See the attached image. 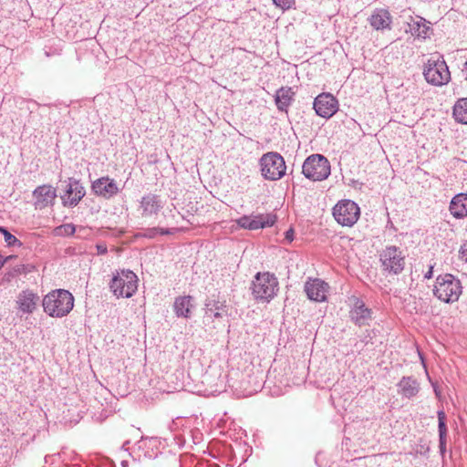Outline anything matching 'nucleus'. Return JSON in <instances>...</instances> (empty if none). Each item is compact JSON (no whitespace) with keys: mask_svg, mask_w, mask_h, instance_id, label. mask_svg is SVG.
I'll list each match as a JSON object with an SVG mask.
<instances>
[{"mask_svg":"<svg viewBox=\"0 0 467 467\" xmlns=\"http://www.w3.org/2000/svg\"><path fill=\"white\" fill-rule=\"evenodd\" d=\"M73 295L65 289H56L45 296L42 306L45 313L52 317H64L74 307Z\"/></svg>","mask_w":467,"mask_h":467,"instance_id":"nucleus-1","label":"nucleus"},{"mask_svg":"<svg viewBox=\"0 0 467 467\" xmlns=\"http://www.w3.org/2000/svg\"><path fill=\"white\" fill-rule=\"evenodd\" d=\"M462 293L461 281L451 274L440 275L435 281L433 295L441 301L452 304Z\"/></svg>","mask_w":467,"mask_h":467,"instance_id":"nucleus-2","label":"nucleus"},{"mask_svg":"<svg viewBox=\"0 0 467 467\" xmlns=\"http://www.w3.org/2000/svg\"><path fill=\"white\" fill-rule=\"evenodd\" d=\"M139 278L130 270L117 271L109 283V289L112 294L119 297L130 298L138 289Z\"/></svg>","mask_w":467,"mask_h":467,"instance_id":"nucleus-3","label":"nucleus"},{"mask_svg":"<svg viewBox=\"0 0 467 467\" xmlns=\"http://www.w3.org/2000/svg\"><path fill=\"white\" fill-rule=\"evenodd\" d=\"M278 280L268 272L257 273L252 282V294L258 301L269 302L278 291Z\"/></svg>","mask_w":467,"mask_h":467,"instance_id":"nucleus-4","label":"nucleus"},{"mask_svg":"<svg viewBox=\"0 0 467 467\" xmlns=\"http://www.w3.org/2000/svg\"><path fill=\"white\" fill-rule=\"evenodd\" d=\"M330 171L331 167L328 160L321 154L308 156L302 165V173L313 182L326 180L330 175Z\"/></svg>","mask_w":467,"mask_h":467,"instance_id":"nucleus-5","label":"nucleus"},{"mask_svg":"<svg viewBox=\"0 0 467 467\" xmlns=\"http://www.w3.org/2000/svg\"><path fill=\"white\" fill-rule=\"evenodd\" d=\"M261 174L265 180L277 181L285 174V162L277 152H267L260 159Z\"/></svg>","mask_w":467,"mask_h":467,"instance_id":"nucleus-6","label":"nucleus"},{"mask_svg":"<svg viewBox=\"0 0 467 467\" xmlns=\"http://www.w3.org/2000/svg\"><path fill=\"white\" fill-rule=\"evenodd\" d=\"M423 75L426 81L433 86H443L451 79L449 67L442 57H431L424 66Z\"/></svg>","mask_w":467,"mask_h":467,"instance_id":"nucleus-7","label":"nucleus"},{"mask_svg":"<svg viewBox=\"0 0 467 467\" xmlns=\"http://www.w3.org/2000/svg\"><path fill=\"white\" fill-rule=\"evenodd\" d=\"M359 215V207L351 200H342L333 208V216L342 226H353L358 222Z\"/></svg>","mask_w":467,"mask_h":467,"instance_id":"nucleus-8","label":"nucleus"},{"mask_svg":"<svg viewBox=\"0 0 467 467\" xmlns=\"http://www.w3.org/2000/svg\"><path fill=\"white\" fill-rule=\"evenodd\" d=\"M379 260L383 271L399 275L402 272L405 266V256L399 247L391 245L387 246L379 254Z\"/></svg>","mask_w":467,"mask_h":467,"instance_id":"nucleus-9","label":"nucleus"},{"mask_svg":"<svg viewBox=\"0 0 467 467\" xmlns=\"http://www.w3.org/2000/svg\"><path fill=\"white\" fill-rule=\"evenodd\" d=\"M275 221V214L260 213L254 216L244 215L236 220V223L244 229L258 230L274 225Z\"/></svg>","mask_w":467,"mask_h":467,"instance_id":"nucleus-10","label":"nucleus"},{"mask_svg":"<svg viewBox=\"0 0 467 467\" xmlns=\"http://www.w3.org/2000/svg\"><path fill=\"white\" fill-rule=\"evenodd\" d=\"M314 109L318 116L329 119L337 111L338 102L331 94L323 93L315 99Z\"/></svg>","mask_w":467,"mask_h":467,"instance_id":"nucleus-11","label":"nucleus"},{"mask_svg":"<svg viewBox=\"0 0 467 467\" xmlns=\"http://www.w3.org/2000/svg\"><path fill=\"white\" fill-rule=\"evenodd\" d=\"M34 206L37 210H43L52 206L57 198V190L52 185L43 184L33 191Z\"/></svg>","mask_w":467,"mask_h":467,"instance_id":"nucleus-12","label":"nucleus"},{"mask_svg":"<svg viewBox=\"0 0 467 467\" xmlns=\"http://www.w3.org/2000/svg\"><path fill=\"white\" fill-rule=\"evenodd\" d=\"M329 285L323 280L309 278L306 284L304 290L307 297L316 302H324L327 300V295Z\"/></svg>","mask_w":467,"mask_h":467,"instance_id":"nucleus-13","label":"nucleus"},{"mask_svg":"<svg viewBox=\"0 0 467 467\" xmlns=\"http://www.w3.org/2000/svg\"><path fill=\"white\" fill-rule=\"evenodd\" d=\"M91 189L98 196L109 199L119 192L116 182L109 176L101 177L92 182Z\"/></svg>","mask_w":467,"mask_h":467,"instance_id":"nucleus-14","label":"nucleus"},{"mask_svg":"<svg viewBox=\"0 0 467 467\" xmlns=\"http://www.w3.org/2000/svg\"><path fill=\"white\" fill-rule=\"evenodd\" d=\"M163 203L160 196L148 193L144 195L140 202V214L143 218H152L158 215L162 209Z\"/></svg>","mask_w":467,"mask_h":467,"instance_id":"nucleus-15","label":"nucleus"},{"mask_svg":"<svg viewBox=\"0 0 467 467\" xmlns=\"http://www.w3.org/2000/svg\"><path fill=\"white\" fill-rule=\"evenodd\" d=\"M407 23L406 32L411 34V36L425 39L429 37L430 32L431 31L430 22L425 18L416 16H409Z\"/></svg>","mask_w":467,"mask_h":467,"instance_id":"nucleus-16","label":"nucleus"},{"mask_svg":"<svg viewBox=\"0 0 467 467\" xmlns=\"http://www.w3.org/2000/svg\"><path fill=\"white\" fill-rule=\"evenodd\" d=\"M85 189L82 184L72 178H69V183L65 195L61 197L65 206H76L85 196Z\"/></svg>","mask_w":467,"mask_h":467,"instance_id":"nucleus-17","label":"nucleus"},{"mask_svg":"<svg viewBox=\"0 0 467 467\" xmlns=\"http://www.w3.org/2000/svg\"><path fill=\"white\" fill-rule=\"evenodd\" d=\"M38 296L31 290H23L18 294L16 304L22 314H32L38 304Z\"/></svg>","mask_w":467,"mask_h":467,"instance_id":"nucleus-18","label":"nucleus"},{"mask_svg":"<svg viewBox=\"0 0 467 467\" xmlns=\"http://www.w3.org/2000/svg\"><path fill=\"white\" fill-rule=\"evenodd\" d=\"M349 316L357 325L364 326L371 319V310L361 300L356 299Z\"/></svg>","mask_w":467,"mask_h":467,"instance_id":"nucleus-19","label":"nucleus"},{"mask_svg":"<svg viewBox=\"0 0 467 467\" xmlns=\"http://www.w3.org/2000/svg\"><path fill=\"white\" fill-rule=\"evenodd\" d=\"M449 210L456 219L467 217V193L456 194L450 202Z\"/></svg>","mask_w":467,"mask_h":467,"instance_id":"nucleus-20","label":"nucleus"},{"mask_svg":"<svg viewBox=\"0 0 467 467\" xmlns=\"http://www.w3.org/2000/svg\"><path fill=\"white\" fill-rule=\"evenodd\" d=\"M205 315L213 318L227 315L226 302L218 298H208L205 302Z\"/></svg>","mask_w":467,"mask_h":467,"instance_id":"nucleus-21","label":"nucleus"},{"mask_svg":"<svg viewBox=\"0 0 467 467\" xmlns=\"http://www.w3.org/2000/svg\"><path fill=\"white\" fill-rule=\"evenodd\" d=\"M370 26L376 30L389 28L391 16L385 9L375 10L368 18Z\"/></svg>","mask_w":467,"mask_h":467,"instance_id":"nucleus-22","label":"nucleus"},{"mask_svg":"<svg viewBox=\"0 0 467 467\" xmlns=\"http://www.w3.org/2000/svg\"><path fill=\"white\" fill-rule=\"evenodd\" d=\"M194 307L193 297L191 296H179L175 299L173 308L177 317L189 318Z\"/></svg>","mask_w":467,"mask_h":467,"instance_id":"nucleus-23","label":"nucleus"},{"mask_svg":"<svg viewBox=\"0 0 467 467\" xmlns=\"http://www.w3.org/2000/svg\"><path fill=\"white\" fill-rule=\"evenodd\" d=\"M295 92L290 87L280 88L275 94V101L277 109L286 111L294 99Z\"/></svg>","mask_w":467,"mask_h":467,"instance_id":"nucleus-24","label":"nucleus"},{"mask_svg":"<svg viewBox=\"0 0 467 467\" xmlns=\"http://www.w3.org/2000/svg\"><path fill=\"white\" fill-rule=\"evenodd\" d=\"M400 393L408 399L416 396L420 390V384L412 377H403L398 383Z\"/></svg>","mask_w":467,"mask_h":467,"instance_id":"nucleus-25","label":"nucleus"},{"mask_svg":"<svg viewBox=\"0 0 467 467\" xmlns=\"http://www.w3.org/2000/svg\"><path fill=\"white\" fill-rule=\"evenodd\" d=\"M453 116L456 121L467 124V98L456 102L453 107Z\"/></svg>","mask_w":467,"mask_h":467,"instance_id":"nucleus-26","label":"nucleus"},{"mask_svg":"<svg viewBox=\"0 0 467 467\" xmlns=\"http://www.w3.org/2000/svg\"><path fill=\"white\" fill-rule=\"evenodd\" d=\"M178 230L176 228H171V229H163L160 227H152L145 229L142 233H140L139 235L141 237L146 238H154L158 234H172L176 233Z\"/></svg>","mask_w":467,"mask_h":467,"instance_id":"nucleus-27","label":"nucleus"},{"mask_svg":"<svg viewBox=\"0 0 467 467\" xmlns=\"http://www.w3.org/2000/svg\"><path fill=\"white\" fill-rule=\"evenodd\" d=\"M445 419H446V415L444 413L443 410H439L438 411V420H439V438H441V440L446 438L447 436V427H446V424H445Z\"/></svg>","mask_w":467,"mask_h":467,"instance_id":"nucleus-28","label":"nucleus"},{"mask_svg":"<svg viewBox=\"0 0 467 467\" xmlns=\"http://www.w3.org/2000/svg\"><path fill=\"white\" fill-rule=\"evenodd\" d=\"M4 238L8 246H14V245L21 246V244H22L21 242L8 231H6L4 234Z\"/></svg>","mask_w":467,"mask_h":467,"instance_id":"nucleus-29","label":"nucleus"},{"mask_svg":"<svg viewBox=\"0 0 467 467\" xmlns=\"http://www.w3.org/2000/svg\"><path fill=\"white\" fill-rule=\"evenodd\" d=\"M458 258L463 263H467V240H465L460 246L458 251Z\"/></svg>","mask_w":467,"mask_h":467,"instance_id":"nucleus-30","label":"nucleus"},{"mask_svg":"<svg viewBox=\"0 0 467 467\" xmlns=\"http://www.w3.org/2000/svg\"><path fill=\"white\" fill-rule=\"evenodd\" d=\"M273 2L283 10L289 9L294 4V0H273Z\"/></svg>","mask_w":467,"mask_h":467,"instance_id":"nucleus-31","label":"nucleus"},{"mask_svg":"<svg viewBox=\"0 0 467 467\" xmlns=\"http://www.w3.org/2000/svg\"><path fill=\"white\" fill-rule=\"evenodd\" d=\"M59 230H63V233L67 235H72L74 234L76 228L74 224L67 223L59 227Z\"/></svg>","mask_w":467,"mask_h":467,"instance_id":"nucleus-32","label":"nucleus"},{"mask_svg":"<svg viewBox=\"0 0 467 467\" xmlns=\"http://www.w3.org/2000/svg\"><path fill=\"white\" fill-rule=\"evenodd\" d=\"M285 238V240H287L288 243H291L294 240V230L289 229L288 231H286Z\"/></svg>","mask_w":467,"mask_h":467,"instance_id":"nucleus-33","label":"nucleus"},{"mask_svg":"<svg viewBox=\"0 0 467 467\" xmlns=\"http://www.w3.org/2000/svg\"><path fill=\"white\" fill-rule=\"evenodd\" d=\"M440 450L441 452H444L446 450V438L441 440L440 439Z\"/></svg>","mask_w":467,"mask_h":467,"instance_id":"nucleus-34","label":"nucleus"},{"mask_svg":"<svg viewBox=\"0 0 467 467\" xmlns=\"http://www.w3.org/2000/svg\"><path fill=\"white\" fill-rule=\"evenodd\" d=\"M462 73L465 76V79L467 80V59H466V62L463 65V67H462Z\"/></svg>","mask_w":467,"mask_h":467,"instance_id":"nucleus-35","label":"nucleus"},{"mask_svg":"<svg viewBox=\"0 0 467 467\" xmlns=\"http://www.w3.org/2000/svg\"><path fill=\"white\" fill-rule=\"evenodd\" d=\"M425 278L430 279L432 276V266L429 269V271L425 274Z\"/></svg>","mask_w":467,"mask_h":467,"instance_id":"nucleus-36","label":"nucleus"},{"mask_svg":"<svg viewBox=\"0 0 467 467\" xmlns=\"http://www.w3.org/2000/svg\"><path fill=\"white\" fill-rule=\"evenodd\" d=\"M6 262V258H4L0 255V269L4 266L5 263Z\"/></svg>","mask_w":467,"mask_h":467,"instance_id":"nucleus-37","label":"nucleus"},{"mask_svg":"<svg viewBox=\"0 0 467 467\" xmlns=\"http://www.w3.org/2000/svg\"><path fill=\"white\" fill-rule=\"evenodd\" d=\"M6 231H7V230H6L5 228H4V227L0 226V233H1V234H4Z\"/></svg>","mask_w":467,"mask_h":467,"instance_id":"nucleus-38","label":"nucleus"},{"mask_svg":"<svg viewBox=\"0 0 467 467\" xmlns=\"http://www.w3.org/2000/svg\"><path fill=\"white\" fill-rule=\"evenodd\" d=\"M98 249L100 253H105L107 251L106 248H100V246H98Z\"/></svg>","mask_w":467,"mask_h":467,"instance_id":"nucleus-39","label":"nucleus"}]
</instances>
